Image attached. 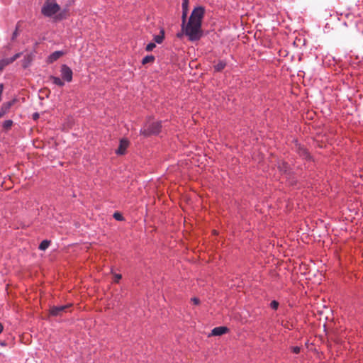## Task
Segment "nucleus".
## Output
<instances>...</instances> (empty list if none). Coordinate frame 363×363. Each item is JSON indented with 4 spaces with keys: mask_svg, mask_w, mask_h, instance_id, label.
I'll list each match as a JSON object with an SVG mask.
<instances>
[{
    "mask_svg": "<svg viewBox=\"0 0 363 363\" xmlns=\"http://www.w3.org/2000/svg\"><path fill=\"white\" fill-rule=\"evenodd\" d=\"M161 128L160 121L150 123L140 130V133L145 136L156 135L160 132Z\"/></svg>",
    "mask_w": 363,
    "mask_h": 363,
    "instance_id": "obj_3",
    "label": "nucleus"
},
{
    "mask_svg": "<svg viewBox=\"0 0 363 363\" xmlns=\"http://www.w3.org/2000/svg\"><path fill=\"white\" fill-rule=\"evenodd\" d=\"M300 155L303 156V157H305L306 158H308L309 157L308 152L304 148H301L300 149Z\"/></svg>",
    "mask_w": 363,
    "mask_h": 363,
    "instance_id": "obj_21",
    "label": "nucleus"
},
{
    "mask_svg": "<svg viewBox=\"0 0 363 363\" xmlns=\"http://www.w3.org/2000/svg\"><path fill=\"white\" fill-rule=\"evenodd\" d=\"M204 15V9L202 7L195 8L186 25L182 24V30L191 41L197 40L201 37V21Z\"/></svg>",
    "mask_w": 363,
    "mask_h": 363,
    "instance_id": "obj_1",
    "label": "nucleus"
},
{
    "mask_svg": "<svg viewBox=\"0 0 363 363\" xmlns=\"http://www.w3.org/2000/svg\"><path fill=\"white\" fill-rule=\"evenodd\" d=\"M155 44L154 43H150L147 45L145 50L147 52L152 51L155 48Z\"/></svg>",
    "mask_w": 363,
    "mask_h": 363,
    "instance_id": "obj_20",
    "label": "nucleus"
},
{
    "mask_svg": "<svg viewBox=\"0 0 363 363\" xmlns=\"http://www.w3.org/2000/svg\"><path fill=\"white\" fill-rule=\"evenodd\" d=\"M226 66V62L224 61H219L216 65H214V69L217 72L222 71Z\"/></svg>",
    "mask_w": 363,
    "mask_h": 363,
    "instance_id": "obj_12",
    "label": "nucleus"
},
{
    "mask_svg": "<svg viewBox=\"0 0 363 363\" xmlns=\"http://www.w3.org/2000/svg\"><path fill=\"white\" fill-rule=\"evenodd\" d=\"M164 30H161L160 31V33L159 35H157L154 37V40L158 43V44H160L162 43L163 40H164Z\"/></svg>",
    "mask_w": 363,
    "mask_h": 363,
    "instance_id": "obj_13",
    "label": "nucleus"
},
{
    "mask_svg": "<svg viewBox=\"0 0 363 363\" xmlns=\"http://www.w3.org/2000/svg\"><path fill=\"white\" fill-rule=\"evenodd\" d=\"M228 331V328L225 326H220L213 328L211 331V335L214 336H218L226 333Z\"/></svg>",
    "mask_w": 363,
    "mask_h": 363,
    "instance_id": "obj_9",
    "label": "nucleus"
},
{
    "mask_svg": "<svg viewBox=\"0 0 363 363\" xmlns=\"http://www.w3.org/2000/svg\"><path fill=\"white\" fill-rule=\"evenodd\" d=\"M60 10V6L56 3L55 0H47L41 9V13L46 17H52Z\"/></svg>",
    "mask_w": 363,
    "mask_h": 363,
    "instance_id": "obj_2",
    "label": "nucleus"
},
{
    "mask_svg": "<svg viewBox=\"0 0 363 363\" xmlns=\"http://www.w3.org/2000/svg\"><path fill=\"white\" fill-rule=\"evenodd\" d=\"M292 350H293V352H294V353L298 354V353H299V352H300V347H294L292 348Z\"/></svg>",
    "mask_w": 363,
    "mask_h": 363,
    "instance_id": "obj_28",
    "label": "nucleus"
},
{
    "mask_svg": "<svg viewBox=\"0 0 363 363\" xmlns=\"http://www.w3.org/2000/svg\"><path fill=\"white\" fill-rule=\"evenodd\" d=\"M18 25L16 26V30L13 33V35H12V38L11 39L13 40L16 39V38L18 36Z\"/></svg>",
    "mask_w": 363,
    "mask_h": 363,
    "instance_id": "obj_25",
    "label": "nucleus"
},
{
    "mask_svg": "<svg viewBox=\"0 0 363 363\" xmlns=\"http://www.w3.org/2000/svg\"><path fill=\"white\" fill-rule=\"evenodd\" d=\"M155 60V57L153 55H147L145 56L143 60H142V63L143 65H145L147 63H150V62H153Z\"/></svg>",
    "mask_w": 363,
    "mask_h": 363,
    "instance_id": "obj_14",
    "label": "nucleus"
},
{
    "mask_svg": "<svg viewBox=\"0 0 363 363\" xmlns=\"http://www.w3.org/2000/svg\"><path fill=\"white\" fill-rule=\"evenodd\" d=\"M14 101H10L6 103H4L1 107L0 110V116L3 117L7 113H9L11 107L13 105Z\"/></svg>",
    "mask_w": 363,
    "mask_h": 363,
    "instance_id": "obj_7",
    "label": "nucleus"
},
{
    "mask_svg": "<svg viewBox=\"0 0 363 363\" xmlns=\"http://www.w3.org/2000/svg\"><path fill=\"white\" fill-rule=\"evenodd\" d=\"M3 329H4V326H3V325L0 323V334L2 333Z\"/></svg>",
    "mask_w": 363,
    "mask_h": 363,
    "instance_id": "obj_31",
    "label": "nucleus"
},
{
    "mask_svg": "<svg viewBox=\"0 0 363 363\" xmlns=\"http://www.w3.org/2000/svg\"><path fill=\"white\" fill-rule=\"evenodd\" d=\"M6 65H8V62L5 59L0 60V70L3 69Z\"/></svg>",
    "mask_w": 363,
    "mask_h": 363,
    "instance_id": "obj_24",
    "label": "nucleus"
},
{
    "mask_svg": "<svg viewBox=\"0 0 363 363\" xmlns=\"http://www.w3.org/2000/svg\"><path fill=\"white\" fill-rule=\"evenodd\" d=\"M50 243V242L47 240L42 241L39 245V249L40 250H45L49 247Z\"/></svg>",
    "mask_w": 363,
    "mask_h": 363,
    "instance_id": "obj_15",
    "label": "nucleus"
},
{
    "mask_svg": "<svg viewBox=\"0 0 363 363\" xmlns=\"http://www.w3.org/2000/svg\"><path fill=\"white\" fill-rule=\"evenodd\" d=\"M65 54H66V52H65V51H62V50L55 51L48 56L47 62H48V63H53L54 62L57 60L60 57H61L62 56H63Z\"/></svg>",
    "mask_w": 363,
    "mask_h": 363,
    "instance_id": "obj_6",
    "label": "nucleus"
},
{
    "mask_svg": "<svg viewBox=\"0 0 363 363\" xmlns=\"http://www.w3.org/2000/svg\"><path fill=\"white\" fill-rule=\"evenodd\" d=\"M50 79L55 85H57L59 86H63L65 85V82H63V80L57 77L50 76Z\"/></svg>",
    "mask_w": 363,
    "mask_h": 363,
    "instance_id": "obj_11",
    "label": "nucleus"
},
{
    "mask_svg": "<svg viewBox=\"0 0 363 363\" xmlns=\"http://www.w3.org/2000/svg\"><path fill=\"white\" fill-rule=\"evenodd\" d=\"M21 53H16V55H14L12 57H10V58H6L5 59L6 60V62H8V65L13 62L16 60H17L18 57H20L21 56Z\"/></svg>",
    "mask_w": 363,
    "mask_h": 363,
    "instance_id": "obj_18",
    "label": "nucleus"
},
{
    "mask_svg": "<svg viewBox=\"0 0 363 363\" xmlns=\"http://www.w3.org/2000/svg\"><path fill=\"white\" fill-rule=\"evenodd\" d=\"M2 118L1 116H0V118Z\"/></svg>",
    "mask_w": 363,
    "mask_h": 363,
    "instance_id": "obj_32",
    "label": "nucleus"
},
{
    "mask_svg": "<svg viewBox=\"0 0 363 363\" xmlns=\"http://www.w3.org/2000/svg\"><path fill=\"white\" fill-rule=\"evenodd\" d=\"M113 277H114V281L118 282L119 280L122 278V276L120 274H114Z\"/></svg>",
    "mask_w": 363,
    "mask_h": 363,
    "instance_id": "obj_26",
    "label": "nucleus"
},
{
    "mask_svg": "<svg viewBox=\"0 0 363 363\" xmlns=\"http://www.w3.org/2000/svg\"><path fill=\"white\" fill-rule=\"evenodd\" d=\"M113 218L117 220H122L123 219V216L118 212L114 213Z\"/></svg>",
    "mask_w": 363,
    "mask_h": 363,
    "instance_id": "obj_22",
    "label": "nucleus"
},
{
    "mask_svg": "<svg viewBox=\"0 0 363 363\" xmlns=\"http://www.w3.org/2000/svg\"><path fill=\"white\" fill-rule=\"evenodd\" d=\"M72 306V304H67L63 306H52L50 309V313L53 316H60L64 313H67L69 308Z\"/></svg>",
    "mask_w": 363,
    "mask_h": 363,
    "instance_id": "obj_4",
    "label": "nucleus"
},
{
    "mask_svg": "<svg viewBox=\"0 0 363 363\" xmlns=\"http://www.w3.org/2000/svg\"><path fill=\"white\" fill-rule=\"evenodd\" d=\"M21 53H16V55H14L12 57H10V58H6L5 59L6 60V62H8V65L13 62L16 60H17L18 57H20L21 56Z\"/></svg>",
    "mask_w": 363,
    "mask_h": 363,
    "instance_id": "obj_19",
    "label": "nucleus"
},
{
    "mask_svg": "<svg viewBox=\"0 0 363 363\" xmlns=\"http://www.w3.org/2000/svg\"><path fill=\"white\" fill-rule=\"evenodd\" d=\"M128 141L125 139H121L120 140L119 147H118V150H116V153L118 155H123L125 153V150L128 147Z\"/></svg>",
    "mask_w": 363,
    "mask_h": 363,
    "instance_id": "obj_8",
    "label": "nucleus"
},
{
    "mask_svg": "<svg viewBox=\"0 0 363 363\" xmlns=\"http://www.w3.org/2000/svg\"><path fill=\"white\" fill-rule=\"evenodd\" d=\"M62 79L67 82L72 80V70L66 65H62L60 69Z\"/></svg>",
    "mask_w": 363,
    "mask_h": 363,
    "instance_id": "obj_5",
    "label": "nucleus"
},
{
    "mask_svg": "<svg viewBox=\"0 0 363 363\" xmlns=\"http://www.w3.org/2000/svg\"><path fill=\"white\" fill-rule=\"evenodd\" d=\"M39 117V114L38 113H35L33 116V119L36 120L37 118H38Z\"/></svg>",
    "mask_w": 363,
    "mask_h": 363,
    "instance_id": "obj_30",
    "label": "nucleus"
},
{
    "mask_svg": "<svg viewBox=\"0 0 363 363\" xmlns=\"http://www.w3.org/2000/svg\"><path fill=\"white\" fill-rule=\"evenodd\" d=\"M279 306V303L277 301H272L270 303V307L272 309L277 310Z\"/></svg>",
    "mask_w": 363,
    "mask_h": 363,
    "instance_id": "obj_23",
    "label": "nucleus"
},
{
    "mask_svg": "<svg viewBox=\"0 0 363 363\" xmlns=\"http://www.w3.org/2000/svg\"><path fill=\"white\" fill-rule=\"evenodd\" d=\"M4 89L3 84H0V101L1 100V95Z\"/></svg>",
    "mask_w": 363,
    "mask_h": 363,
    "instance_id": "obj_29",
    "label": "nucleus"
},
{
    "mask_svg": "<svg viewBox=\"0 0 363 363\" xmlns=\"http://www.w3.org/2000/svg\"><path fill=\"white\" fill-rule=\"evenodd\" d=\"M21 53H16V55H14L12 57H10V58H6L5 59L6 60V62H8V65L13 62L16 60H17L18 57H20L21 56Z\"/></svg>",
    "mask_w": 363,
    "mask_h": 363,
    "instance_id": "obj_17",
    "label": "nucleus"
},
{
    "mask_svg": "<svg viewBox=\"0 0 363 363\" xmlns=\"http://www.w3.org/2000/svg\"><path fill=\"white\" fill-rule=\"evenodd\" d=\"M13 125V121L6 120L3 123V128L6 130H9Z\"/></svg>",
    "mask_w": 363,
    "mask_h": 363,
    "instance_id": "obj_16",
    "label": "nucleus"
},
{
    "mask_svg": "<svg viewBox=\"0 0 363 363\" xmlns=\"http://www.w3.org/2000/svg\"><path fill=\"white\" fill-rule=\"evenodd\" d=\"M191 301L194 303V304L195 305H198L199 303H200V301L199 298H191Z\"/></svg>",
    "mask_w": 363,
    "mask_h": 363,
    "instance_id": "obj_27",
    "label": "nucleus"
},
{
    "mask_svg": "<svg viewBox=\"0 0 363 363\" xmlns=\"http://www.w3.org/2000/svg\"><path fill=\"white\" fill-rule=\"evenodd\" d=\"M189 0H182V20L183 24L186 22V18L188 13Z\"/></svg>",
    "mask_w": 363,
    "mask_h": 363,
    "instance_id": "obj_10",
    "label": "nucleus"
}]
</instances>
